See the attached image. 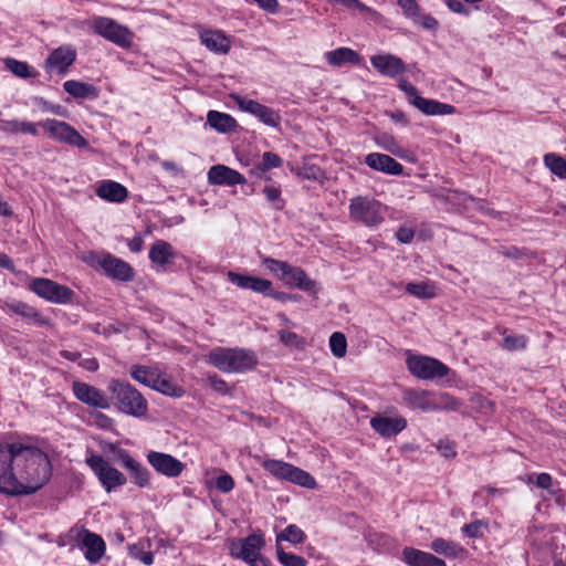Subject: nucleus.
I'll list each match as a JSON object with an SVG mask.
<instances>
[{
  "label": "nucleus",
  "mask_w": 566,
  "mask_h": 566,
  "mask_svg": "<svg viewBox=\"0 0 566 566\" xmlns=\"http://www.w3.org/2000/svg\"><path fill=\"white\" fill-rule=\"evenodd\" d=\"M146 458L157 473L167 478H177L185 470V464L168 453L149 451Z\"/></svg>",
  "instance_id": "4468645a"
},
{
  "label": "nucleus",
  "mask_w": 566,
  "mask_h": 566,
  "mask_svg": "<svg viewBox=\"0 0 566 566\" xmlns=\"http://www.w3.org/2000/svg\"><path fill=\"white\" fill-rule=\"evenodd\" d=\"M175 258V252L170 243L164 240H156L149 249V259L150 261L161 268L166 269L168 264Z\"/></svg>",
  "instance_id": "bb28decb"
},
{
  "label": "nucleus",
  "mask_w": 566,
  "mask_h": 566,
  "mask_svg": "<svg viewBox=\"0 0 566 566\" xmlns=\"http://www.w3.org/2000/svg\"><path fill=\"white\" fill-rule=\"evenodd\" d=\"M402 560L409 566H447L443 559L413 547L402 549Z\"/></svg>",
  "instance_id": "393cba45"
},
{
  "label": "nucleus",
  "mask_w": 566,
  "mask_h": 566,
  "mask_svg": "<svg viewBox=\"0 0 566 566\" xmlns=\"http://www.w3.org/2000/svg\"><path fill=\"white\" fill-rule=\"evenodd\" d=\"M486 524L483 521H474L465 524L462 531L471 538H479L483 535V531L486 528Z\"/></svg>",
  "instance_id": "8fccbe9b"
},
{
  "label": "nucleus",
  "mask_w": 566,
  "mask_h": 566,
  "mask_svg": "<svg viewBox=\"0 0 566 566\" xmlns=\"http://www.w3.org/2000/svg\"><path fill=\"white\" fill-rule=\"evenodd\" d=\"M72 390L77 400L90 407L99 409H108L111 407L104 392L94 386L82 381H74Z\"/></svg>",
  "instance_id": "2eb2a0df"
},
{
  "label": "nucleus",
  "mask_w": 566,
  "mask_h": 566,
  "mask_svg": "<svg viewBox=\"0 0 566 566\" xmlns=\"http://www.w3.org/2000/svg\"><path fill=\"white\" fill-rule=\"evenodd\" d=\"M48 455L39 448L21 442L0 443V493L28 495L51 478Z\"/></svg>",
  "instance_id": "f257e3e1"
},
{
  "label": "nucleus",
  "mask_w": 566,
  "mask_h": 566,
  "mask_svg": "<svg viewBox=\"0 0 566 566\" xmlns=\"http://www.w3.org/2000/svg\"><path fill=\"white\" fill-rule=\"evenodd\" d=\"M528 343V338L525 335H506L501 347L509 352L525 349Z\"/></svg>",
  "instance_id": "c03bdc74"
},
{
  "label": "nucleus",
  "mask_w": 566,
  "mask_h": 566,
  "mask_svg": "<svg viewBox=\"0 0 566 566\" xmlns=\"http://www.w3.org/2000/svg\"><path fill=\"white\" fill-rule=\"evenodd\" d=\"M327 63L332 66H342L345 63L359 64L360 55L349 48H338L325 54Z\"/></svg>",
  "instance_id": "c756f323"
},
{
  "label": "nucleus",
  "mask_w": 566,
  "mask_h": 566,
  "mask_svg": "<svg viewBox=\"0 0 566 566\" xmlns=\"http://www.w3.org/2000/svg\"><path fill=\"white\" fill-rule=\"evenodd\" d=\"M378 144L387 151L391 153L395 156H400L402 154V148L396 143V140L391 136L384 135L378 139Z\"/></svg>",
  "instance_id": "3c124183"
},
{
  "label": "nucleus",
  "mask_w": 566,
  "mask_h": 566,
  "mask_svg": "<svg viewBox=\"0 0 566 566\" xmlns=\"http://www.w3.org/2000/svg\"><path fill=\"white\" fill-rule=\"evenodd\" d=\"M265 546L263 534H250L243 538H235L229 545V553L233 558L242 559L250 566H271V563L261 554Z\"/></svg>",
  "instance_id": "20e7f679"
},
{
  "label": "nucleus",
  "mask_w": 566,
  "mask_h": 566,
  "mask_svg": "<svg viewBox=\"0 0 566 566\" xmlns=\"http://www.w3.org/2000/svg\"><path fill=\"white\" fill-rule=\"evenodd\" d=\"M117 459L122 467L128 471L132 481L139 488H148L150 484V472L140 462L135 460L124 450H117Z\"/></svg>",
  "instance_id": "dca6fc26"
},
{
  "label": "nucleus",
  "mask_w": 566,
  "mask_h": 566,
  "mask_svg": "<svg viewBox=\"0 0 566 566\" xmlns=\"http://www.w3.org/2000/svg\"><path fill=\"white\" fill-rule=\"evenodd\" d=\"M200 40L210 51L218 54H226L230 50V40L221 31H205Z\"/></svg>",
  "instance_id": "c85d7f7f"
},
{
  "label": "nucleus",
  "mask_w": 566,
  "mask_h": 566,
  "mask_svg": "<svg viewBox=\"0 0 566 566\" xmlns=\"http://www.w3.org/2000/svg\"><path fill=\"white\" fill-rule=\"evenodd\" d=\"M6 66L14 75L21 78H28L33 75L30 71V66L25 62H21L14 59H7Z\"/></svg>",
  "instance_id": "49530a36"
},
{
  "label": "nucleus",
  "mask_w": 566,
  "mask_h": 566,
  "mask_svg": "<svg viewBox=\"0 0 566 566\" xmlns=\"http://www.w3.org/2000/svg\"><path fill=\"white\" fill-rule=\"evenodd\" d=\"M4 129L10 134H30L33 136L39 135L38 124L18 119L4 122Z\"/></svg>",
  "instance_id": "4c0bfd02"
},
{
  "label": "nucleus",
  "mask_w": 566,
  "mask_h": 566,
  "mask_svg": "<svg viewBox=\"0 0 566 566\" xmlns=\"http://www.w3.org/2000/svg\"><path fill=\"white\" fill-rule=\"evenodd\" d=\"M370 427L384 438H390L400 433L407 427V420L402 417L376 416L370 419Z\"/></svg>",
  "instance_id": "412c9836"
},
{
  "label": "nucleus",
  "mask_w": 566,
  "mask_h": 566,
  "mask_svg": "<svg viewBox=\"0 0 566 566\" xmlns=\"http://www.w3.org/2000/svg\"><path fill=\"white\" fill-rule=\"evenodd\" d=\"M297 176L304 180H313L323 182L325 176L324 171L315 164H312L308 160L304 161V165L298 168Z\"/></svg>",
  "instance_id": "a19ab883"
},
{
  "label": "nucleus",
  "mask_w": 566,
  "mask_h": 566,
  "mask_svg": "<svg viewBox=\"0 0 566 566\" xmlns=\"http://www.w3.org/2000/svg\"><path fill=\"white\" fill-rule=\"evenodd\" d=\"M329 347L335 357H344L347 352V340L345 335L339 332L333 333L329 337Z\"/></svg>",
  "instance_id": "37998d69"
},
{
  "label": "nucleus",
  "mask_w": 566,
  "mask_h": 566,
  "mask_svg": "<svg viewBox=\"0 0 566 566\" xmlns=\"http://www.w3.org/2000/svg\"><path fill=\"white\" fill-rule=\"evenodd\" d=\"M280 340L290 347L302 348L304 346V339L296 333L289 331L280 332Z\"/></svg>",
  "instance_id": "de8ad7c7"
},
{
  "label": "nucleus",
  "mask_w": 566,
  "mask_h": 566,
  "mask_svg": "<svg viewBox=\"0 0 566 566\" xmlns=\"http://www.w3.org/2000/svg\"><path fill=\"white\" fill-rule=\"evenodd\" d=\"M207 357L210 365L223 373L242 374L258 365L255 353L245 348L217 347Z\"/></svg>",
  "instance_id": "f03ea898"
},
{
  "label": "nucleus",
  "mask_w": 566,
  "mask_h": 566,
  "mask_svg": "<svg viewBox=\"0 0 566 566\" xmlns=\"http://www.w3.org/2000/svg\"><path fill=\"white\" fill-rule=\"evenodd\" d=\"M159 369L153 366L145 365H133L130 367L129 374L130 377L137 382L153 388L156 379L159 377Z\"/></svg>",
  "instance_id": "2f4dec72"
},
{
  "label": "nucleus",
  "mask_w": 566,
  "mask_h": 566,
  "mask_svg": "<svg viewBox=\"0 0 566 566\" xmlns=\"http://www.w3.org/2000/svg\"><path fill=\"white\" fill-rule=\"evenodd\" d=\"M262 264L265 266L266 270H269L271 273L274 274H282L284 273L285 269H287V262L275 260L272 258H263Z\"/></svg>",
  "instance_id": "864d4df0"
},
{
  "label": "nucleus",
  "mask_w": 566,
  "mask_h": 566,
  "mask_svg": "<svg viewBox=\"0 0 566 566\" xmlns=\"http://www.w3.org/2000/svg\"><path fill=\"white\" fill-rule=\"evenodd\" d=\"M416 23H420L424 29L434 30L438 27V21L431 15H421L415 20Z\"/></svg>",
  "instance_id": "680f3d73"
},
{
  "label": "nucleus",
  "mask_w": 566,
  "mask_h": 566,
  "mask_svg": "<svg viewBox=\"0 0 566 566\" xmlns=\"http://www.w3.org/2000/svg\"><path fill=\"white\" fill-rule=\"evenodd\" d=\"M384 206L367 197H355L350 200L349 216L356 222L367 227H377L384 221Z\"/></svg>",
  "instance_id": "39448f33"
},
{
  "label": "nucleus",
  "mask_w": 566,
  "mask_h": 566,
  "mask_svg": "<svg viewBox=\"0 0 566 566\" xmlns=\"http://www.w3.org/2000/svg\"><path fill=\"white\" fill-rule=\"evenodd\" d=\"M69 536L77 541L86 548L85 558L92 563H98L105 554V543L103 538L90 532L84 525H76L69 531Z\"/></svg>",
  "instance_id": "1a4fd4ad"
},
{
  "label": "nucleus",
  "mask_w": 566,
  "mask_h": 566,
  "mask_svg": "<svg viewBox=\"0 0 566 566\" xmlns=\"http://www.w3.org/2000/svg\"><path fill=\"white\" fill-rule=\"evenodd\" d=\"M409 371L419 379H434L447 376L449 367L440 360L428 356H411L407 359Z\"/></svg>",
  "instance_id": "9d476101"
},
{
  "label": "nucleus",
  "mask_w": 566,
  "mask_h": 566,
  "mask_svg": "<svg viewBox=\"0 0 566 566\" xmlns=\"http://www.w3.org/2000/svg\"><path fill=\"white\" fill-rule=\"evenodd\" d=\"M406 291L418 298L429 300L436 296L434 285L429 282H410L406 285Z\"/></svg>",
  "instance_id": "58836bf2"
},
{
  "label": "nucleus",
  "mask_w": 566,
  "mask_h": 566,
  "mask_svg": "<svg viewBox=\"0 0 566 566\" xmlns=\"http://www.w3.org/2000/svg\"><path fill=\"white\" fill-rule=\"evenodd\" d=\"M279 276L285 284L296 286L305 292H312L316 286L315 281L311 280L303 269L290 264H287L284 273Z\"/></svg>",
  "instance_id": "b1692460"
},
{
  "label": "nucleus",
  "mask_w": 566,
  "mask_h": 566,
  "mask_svg": "<svg viewBox=\"0 0 566 566\" xmlns=\"http://www.w3.org/2000/svg\"><path fill=\"white\" fill-rule=\"evenodd\" d=\"M365 164L376 171L399 176L403 172V166L386 154L371 153L365 158Z\"/></svg>",
  "instance_id": "aec40b11"
},
{
  "label": "nucleus",
  "mask_w": 566,
  "mask_h": 566,
  "mask_svg": "<svg viewBox=\"0 0 566 566\" xmlns=\"http://www.w3.org/2000/svg\"><path fill=\"white\" fill-rule=\"evenodd\" d=\"M208 181L211 185L235 186L242 185L247 180L239 171L224 165H216L208 171Z\"/></svg>",
  "instance_id": "4be33fe9"
},
{
  "label": "nucleus",
  "mask_w": 566,
  "mask_h": 566,
  "mask_svg": "<svg viewBox=\"0 0 566 566\" xmlns=\"http://www.w3.org/2000/svg\"><path fill=\"white\" fill-rule=\"evenodd\" d=\"M397 3L402 9L406 17L413 21L419 17L420 8L416 0H398Z\"/></svg>",
  "instance_id": "09e8293b"
},
{
  "label": "nucleus",
  "mask_w": 566,
  "mask_h": 566,
  "mask_svg": "<svg viewBox=\"0 0 566 566\" xmlns=\"http://www.w3.org/2000/svg\"><path fill=\"white\" fill-rule=\"evenodd\" d=\"M431 549L437 554L444 555L447 557H455L461 551L458 544L441 537L432 541Z\"/></svg>",
  "instance_id": "ea45409f"
},
{
  "label": "nucleus",
  "mask_w": 566,
  "mask_h": 566,
  "mask_svg": "<svg viewBox=\"0 0 566 566\" xmlns=\"http://www.w3.org/2000/svg\"><path fill=\"white\" fill-rule=\"evenodd\" d=\"M415 237V231L409 228H400L397 233L396 238L401 243H409Z\"/></svg>",
  "instance_id": "0e129e2a"
},
{
  "label": "nucleus",
  "mask_w": 566,
  "mask_h": 566,
  "mask_svg": "<svg viewBox=\"0 0 566 566\" xmlns=\"http://www.w3.org/2000/svg\"><path fill=\"white\" fill-rule=\"evenodd\" d=\"M544 165L549 171L560 179H566V159L555 153H548L544 156Z\"/></svg>",
  "instance_id": "e433bc0d"
},
{
  "label": "nucleus",
  "mask_w": 566,
  "mask_h": 566,
  "mask_svg": "<svg viewBox=\"0 0 566 566\" xmlns=\"http://www.w3.org/2000/svg\"><path fill=\"white\" fill-rule=\"evenodd\" d=\"M63 88L74 98H96L98 96V91L93 84L75 80L64 82Z\"/></svg>",
  "instance_id": "7c9ffc66"
},
{
  "label": "nucleus",
  "mask_w": 566,
  "mask_h": 566,
  "mask_svg": "<svg viewBox=\"0 0 566 566\" xmlns=\"http://www.w3.org/2000/svg\"><path fill=\"white\" fill-rule=\"evenodd\" d=\"M306 539L304 532L296 525L291 524L287 525L280 534L276 536V542L286 541L291 544H302Z\"/></svg>",
  "instance_id": "79ce46f5"
},
{
  "label": "nucleus",
  "mask_w": 566,
  "mask_h": 566,
  "mask_svg": "<svg viewBox=\"0 0 566 566\" xmlns=\"http://www.w3.org/2000/svg\"><path fill=\"white\" fill-rule=\"evenodd\" d=\"M86 462L107 492L126 484L125 475L112 467L103 457L94 454Z\"/></svg>",
  "instance_id": "f8f14e48"
},
{
  "label": "nucleus",
  "mask_w": 566,
  "mask_h": 566,
  "mask_svg": "<svg viewBox=\"0 0 566 566\" xmlns=\"http://www.w3.org/2000/svg\"><path fill=\"white\" fill-rule=\"evenodd\" d=\"M29 287L38 296L56 304L67 303L73 296V291L67 286L44 277L33 279Z\"/></svg>",
  "instance_id": "9b49d317"
},
{
  "label": "nucleus",
  "mask_w": 566,
  "mask_h": 566,
  "mask_svg": "<svg viewBox=\"0 0 566 566\" xmlns=\"http://www.w3.org/2000/svg\"><path fill=\"white\" fill-rule=\"evenodd\" d=\"M438 450L446 458H452V457L455 455L454 446L451 442H449V441H439Z\"/></svg>",
  "instance_id": "69168bd1"
},
{
  "label": "nucleus",
  "mask_w": 566,
  "mask_h": 566,
  "mask_svg": "<svg viewBox=\"0 0 566 566\" xmlns=\"http://www.w3.org/2000/svg\"><path fill=\"white\" fill-rule=\"evenodd\" d=\"M410 104L429 116L449 115L455 112L454 106L450 104L441 103L436 99L424 98L419 95L416 96L415 99H410Z\"/></svg>",
  "instance_id": "a878e982"
},
{
  "label": "nucleus",
  "mask_w": 566,
  "mask_h": 566,
  "mask_svg": "<svg viewBox=\"0 0 566 566\" xmlns=\"http://www.w3.org/2000/svg\"><path fill=\"white\" fill-rule=\"evenodd\" d=\"M230 98L235 103L240 111L256 117L265 126L280 128L282 116L279 109H273L258 101L239 94H230Z\"/></svg>",
  "instance_id": "423d86ee"
},
{
  "label": "nucleus",
  "mask_w": 566,
  "mask_h": 566,
  "mask_svg": "<svg viewBox=\"0 0 566 566\" xmlns=\"http://www.w3.org/2000/svg\"><path fill=\"white\" fill-rule=\"evenodd\" d=\"M6 307L9 311H11L22 317L32 319L33 322H35L39 325H44L48 323V319L44 318L33 306H31L24 302L7 303Z\"/></svg>",
  "instance_id": "72a5a7b5"
},
{
  "label": "nucleus",
  "mask_w": 566,
  "mask_h": 566,
  "mask_svg": "<svg viewBox=\"0 0 566 566\" xmlns=\"http://www.w3.org/2000/svg\"><path fill=\"white\" fill-rule=\"evenodd\" d=\"M98 264L105 274L113 280L129 282L134 279V269L125 261L107 253L99 260Z\"/></svg>",
  "instance_id": "f3484780"
},
{
  "label": "nucleus",
  "mask_w": 566,
  "mask_h": 566,
  "mask_svg": "<svg viewBox=\"0 0 566 566\" xmlns=\"http://www.w3.org/2000/svg\"><path fill=\"white\" fill-rule=\"evenodd\" d=\"M228 279L231 283L243 290H251L256 293L266 295L271 292L272 282L265 279L228 272Z\"/></svg>",
  "instance_id": "5701e85b"
},
{
  "label": "nucleus",
  "mask_w": 566,
  "mask_h": 566,
  "mask_svg": "<svg viewBox=\"0 0 566 566\" xmlns=\"http://www.w3.org/2000/svg\"><path fill=\"white\" fill-rule=\"evenodd\" d=\"M399 88L405 92L410 99H415L418 96V90L409 81L401 78L398 84Z\"/></svg>",
  "instance_id": "bf43d9fd"
},
{
  "label": "nucleus",
  "mask_w": 566,
  "mask_h": 566,
  "mask_svg": "<svg viewBox=\"0 0 566 566\" xmlns=\"http://www.w3.org/2000/svg\"><path fill=\"white\" fill-rule=\"evenodd\" d=\"M536 485L541 489L548 490L552 486V476L548 473H539L536 478Z\"/></svg>",
  "instance_id": "338daca9"
},
{
  "label": "nucleus",
  "mask_w": 566,
  "mask_h": 566,
  "mask_svg": "<svg viewBox=\"0 0 566 566\" xmlns=\"http://www.w3.org/2000/svg\"><path fill=\"white\" fill-rule=\"evenodd\" d=\"M107 389L112 394L116 408L134 418H143L148 411V402L142 392L129 382L112 379Z\"/></svg>",
  "instance_id": "7ed1b4c3"
},
{
  "label": "nucleus",
  "mask_w": 566,
  "mask_h": 566,
  "mask_svg": "<svg viewBox=\"0 0 566 566\" xmlns=\"http://www.w3.org/2000/svg\"><path fill=\"white\" fill-rule=\"evenodd\" d=\"M282 165V159L274 153L266 151L262 155V170L276 168Z\"/></svg>",
  "instance_id": "6e6d98bb"
},
{
  "label": "nucleus",
  "mask_w": 566,
  "mask_h": 566,
  "mask_svg": "<svg viewBox=\"0 0 566 566\" xmlns=\"http://www.w3.org/2000/svg\"><path fill=\"white\" fill-rule=\"evenodd\" d=\"M263 468L272 475L293 482L304 488L313 489L316 485L315 479L304 470L279 460H266Z\"/></svg>",
  "instance_id": "0eeeda50"
},
{
  "label": "nucleus",
  "mask_w": 566,
  "mask_h": 566,
  "mask_svg": "<svg viewBox=\"0 0 566 566\" xmlns=\"http://www.w3.org/2000/svg\"><path fill=\"white\" fill-rule=\"evenodd\" d=\"M370 63L377 72L387 77H396L406 71L403 61L389 53L373 55Z\"/></svg>",
  "instance_id": "6ab92c4d"
},
{
  "label": "nucleus",
  "mask_w": 566,
  "mask_h": 566,
  "mask_svg": "<svg viewBox=\"0 0 566 566\" xmlns=\"http://www.w3.org/2000/svg\"><path fill=\"white\" fill-rule=\"evenodd\" d=\"M40 125L57 142L75 146L87 147V140L78 134L71 125L56 119H45Z\"/></svg>",
  "instance_id": "ddd939ff"
},
{
  "label": "nucleus",
  "mask_w": 566,
  "mask_h": 566,
  "mask_svg": "<svg viewBox=\"0 0 566 566\" xmlns=\"http://www.w3.org/2000/svg\"><path fill=\"white\" fill-rule=\"evenodd\" d=\"M207 122L220 133H229L237 127V122L232 116L218 111H209Z\"/></svg>",
  "instance_id": "473e14b6"
},
{
  "label": "nucleus",
  "mask_w": 566,
  "mask_h": 566,
  "mask_svg": "<svg viewBox=\"0 0 566 566\" xmlns=\"http://www.w3.org/2000/svg\"><path fill=\"white\" fill-rule=\"evenodd\" d=\"M331 4L340 6L346 9H358L360 11L367 10V7L359 0H327Z\"/></svg>",
  "instance_id": "4d7b16f0"
},
{
  "label": "nucleus",
  "mask_w": 566,
  "mask_h": 566,
  "mask_svg": "<svg viewBox=\"0 0 566 566\" xmlns=\"http://www.w3.org/2000/svg\"><path fill=\"white\" fill-rule=\"evenodd\" d=\"M93 30L98 35L118 46L128 48L132 45L134 38L133 32L113 19L105 17L96 18L93 22Z\"/></svg>",
  "instance_id": "6e6552de"
},
{
  "label": "nucleus",
  "mask_w": 566,
  "mask_h": 566,
  "mask_svg": "<svg viewBox=\"0 0 566 566\" xmlns=\"http://www.w3.org/2000/svg\"><path fill=\"white\" fill-rule=\"evenodd\" d=\"M207 379L210 387L218 394L228 395L230 392V387L228 386V384L223 379H221L217 374L208 375Z\"/></svg>",
  "instance_id": "603ef678"
},
{
  "label": "nucleus",
  "mask_w": 566,
  "mask_h": 566,
  "mask_svg": "<svg viewBox=\"0 0 566 566\" xmlns=\"http://www.w3.org/2000/svg\"><path fill=\"white\" fill-rule=\"evenodd\" d=\"M277 559L283 566H306L304 557L291 553H285L280 545H276Z\"/></svg>",
  "instance_id": "a18cd8bd"
},
{
  "label": "nucleus",
  "mask_w": 566,
  "mask_h": 566,
  "mask_svg": "<svg viewBox=\"0 0 566 566\" xmlns=\"http://www.w3.org/2000/svg\"><path fill=\"white\" fill-rule=\"evenodd\" d=\"M76 52L70 46H60L53 50L45 61L46 72L56 71L59 74H65L67 69L74 63Z\"/></svg>",
  "instance_id": "a211bd4d"
},
{
  "label": "nucleus",
  "mask_w": 566,
  "mask_h": 566,
  "mask_svg": "<svg viewBox=\"0 0 566 566\" xmlns=\"http://www.w3.org/2000/svg\"><path fill=\"white\" fill-rule=\"evenodd\" d=\"M269 13H275L279 8L277 0H251Z\"/></svg>",
  "instance_id": "e2e57ef3"
},
{
  "label": "nucleus",
  "mask_w": 566,
  "mask_h": 566,
  "mask_svg": "<svg viewBox=\"0 0 566 566\" xmlns=\"http://www.w3.org/2000/svg\"><path fill=\"white\" fill-rule=\"evenodd\" d=\"M144 241L142 237L136 235L128 241V248L134 253H139L143 250Z\"/></svg>",
  "instance_id": "774afa93"
},
{
  "label": "nucleus",
  "mask_w": 566,
  "mask_h": 566,
  "mask_svg": "<svg viewBox=\"0 0 566 566\" xmlns=\"http://www.w3.org/2000/svg\"><path fill=\"white\" fill-rule=\"evenodd\" d=\"M263 193L271 203H273L276 208H281V206L276 205L281 197V190L279 188L274 186H266L263 189Z\"/></svg>",
  "instance_id": "13d9d810"
},
{
  "label": "nucleus",
  "mask_w": 566,
  "mask_h": 566,
  "mask_svg": "<svg viewBox=\"0 0 566 566\" xmlns=\"http://www.w3.org/2000/svg\"><path fill=\"white\" fill-rule=\"evenodd\" d=\"M447 7L454 13L463 15H468L470 13V9L460 0H447Z\"/></svg>",
  "instance_id": "052dcab7"
},
{
  "label": "nucleus",
  "mask_w": 566,
  "mask_h": 566,
  "mask_svg": "<svg viewBox=\"0 0 566 566\" xmlns=\"http://www.w3.org/2000/svg\"><path fill=\"white\" fill-rule=\"evenodd\" d=\"M96 195L109 202H123L128 197V191L126 187L116 181L105 180L97 187Z\"/></svg>",
  "instance_id": "cd10ccee"
},
{
  "label": "nucleus",
  "mask_w": 566,
  "mask_h": 566,
  "mask_svg": "<svg viewBox=\"0 0 566 566\" xmlns=\"http://www.w3.org/2000/svg\"><path fill=\"white\" fill-rule=\"evenodd\" d=\"M151 389L170 397H181L185 392L181 387L176 385L170 377L163 371H159V377L156 379Z\"/></svg>",
  "instance_id": "f704fd0d"
},
{
  "label": "nucleus",
  "mask_w": 566,
  "mask_h": 566,
  "mask_svg": "<svg viewBox=\"0 0 566 566\" xmlns=\"http://www.w3.org/2000/svg\"><path fill=\"white\" fill-rule=\"evenodd\" d=\"M403 401L409 408L421 409L427 411L431 408V403L427 398L426 391L420 390H407L403 394Z\"/></svg>",
  "instance_id": "c9c22d12"
},
{
  "label": "nucleus",
  "mask_w": 566,
  "mask_h": 566,
  "mask_svg": "<svg viewBox=\"0 0 566 566\" xmlns=\"http://www.w3.org/2000/svg\"><path fill=\"white\" fill-rule=\"evenodd\" d=\"M216 488L222 493H228L233 490L234 481L230 474L223 473L217 478Z\"/></svg>",
  "instance_id": "5fc2aeb1"
}]
</instances>
